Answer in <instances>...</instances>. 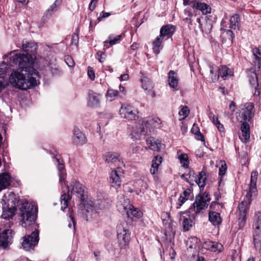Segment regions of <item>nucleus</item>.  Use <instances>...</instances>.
I'll return each mask as SVG.
<instances>
[{"instance_id":"nucleus-1","label":"nucleus","mask_w":261,"mask_h":261,"mask_svg":"<svg viewBox=\"0 0 261 261\" xmlns=\"http://www.w3.org/2000/svg\"><path fill=\"white\" fill-rule=\"evenodd\" d=\"M71 186L72 187L71 193L75 195L81 201L77 215L87 221L97 217V211L98 208L102 209L108 206V203L105 199L100 200V201L98 200L97 202L95 203L91 200H87L86 187L75 179L71 181Z\"/></svg>"},{"instance_id":"nucleus-2","label":"nucleus","mask_w":261,"mask_h":261,"mask_svg":"<svg viewBox=\"0 0 261 261\" xmlns=\"http://www.w3.org/2000/svg\"><path fill=\"white\" fill-rule=\"evenodd\" d=\"M15 67H18L21 71H24L25 73L14 71L11 74L9 81L13 87L24 90L36 86L39 83L38 72L32 66L24 68Z\"/></svg>"},{"instance_id":"nucleus-3","label":"nucleus","mask_w":261,"mask_h":261,"mask_svg":"<svg viewBox=\"0 0 261 261\" xmlns=\"http://www.w3.org/2000/svg\"><path fill=\"white\" fill-rule=\"evenodd\" d=\"M21 46L22 50L25 51L26 54H15L14 51L10 52L8 55L10 58V65L11 66L19 67L21 68L32 66L36 58L37 43L34 41H29L24 39L22 41Z\"/></svg>"},{"instance_id":"nucleus-4","label":"nucleus","mask_w":261,"mask_h":261,"mask_svg":"<svg viewBox=\"0 0 261 261\" xmlns=\"http://www.w3.org/2000/svg\"><path fill=\"white\" fill-rule=\"evenodd\" d=\"M254 60L252 61V67L248 70L249 82L254 96H258L260 91L257 74L260 71L261 65V48H254L252 49Z\"/></svg>"},{"instance_id":"nucleus-5","label":"nucleus","mask_w":261,"mask_h":261,"mask_svg":"<svg viewBox=\"0 0 261 261\" xmlns=\"http://www.w3.org/2000/svg\"><path fill=\"white\" fill-rule=\"evenodd\" d=\"M19 210L20 223L22 227L26 228L35 223L38 210L36 205L24 201L21 203Z\"/></svg>"},{"instance_id":"nucleus-6","label":"nucleus","mask_w":261,"mask_h":261,"mask_svg":"<svg viewBox=\"0 0 261 261\" xmlns=\"http://www.w3.org/2000/svg\"><path fill=\"white\" fill-rule=\"evenodd\" d=\"M211 200L208 193L204 192L203 195L199 194L196 197L195 200L193 204V207L190 208V211L194 212V214L192 215L193 218L200 213V212L205 209L207 206V202Z\"/></svg>"},{"instance_id":"nucleus-7","label":"nucleus","mask_w":261,"mask_h":261,"mask_svg":"<svg viewBox=\"0 0 261 261\" xmlns=\"http://www.w3.org/2000/svg\"><path fill=\"white\" fill-rule=\"evenodd\" d=\"M126 226V222H123L117 226L118 243L121 249L126 248L130 241V233Z\"/></svg>"},{"instance_id":"nucleus-8","label":"nucleus","mask_w":261,"mask_h":261,"mask_svg":"<svg viewBox=\"0 0 261 261\" xmlns=\"http://www.w3.org/2000/svg\"><path fill=\"white\" fill-rule=\"evenodd\" d=\"M251 201L252 200L249 199L243 198L239 205V215L238 218V225L240 229H242L246 224V215Z\"/></svg>"},{"instance_id":"nucleus-9","label":"nucleus","mask_w":261,"mask_h":261,"mask_svg":"<svg viewBox=\"0 0 261 261\" xmlns=\"http://www.w3.org/2000/svg\"><path fill=\"white\" fill-rule=\"evenodd\" d=\"M23 239L21 243L23 248L27 251L33 249L39 241V231L35 230L31 234L23 237Z\"/></svg>"},{"instance_id":"nucleus-10","label":"nucleus","mask_w":261,"mask_h":261,"mask_svg":"<svg viewBox=\"0 0 261 261\" xmlns=\"http://www.w3.org/2000/svg\"><path fill=\"white\" fill-rule=\"evenodd\" d=\"M257 176L258 173L256 171H253L251 173L250 184L248 190H246L243 193V198L252 200V198L256 195L257 189L256 184Z\"/></svg>"},{"instance_id":"nucleus-11","label":"nucleus","mask_w":261,"mask_h":261,"mask_svg":"<svg viewBox=\"0 0 261 261\" xmlns=\"http://www.w3.org/2000/svg\"><path fill=\"white\" fill-rule=\"evenodd\" d=\"M121 117L129 120H136L138 118V111L130 105H123L119 110Z\"/></svg>"},{"instance_id":"nucleus-12","label":"nucleus","mask_w":261,"mask_h":261,"mask_svg":"<svg viewBox=\"0 0 261 261\" xmlns=\"http://www.w3.org/2000/svg\"><path fill=\"white\" fill-rule=\"evenodd\" d=\"M122 176V170L121 168L118 167L116 170H113L110 176V182L111 186L115 189L119 188L121 184Z\"/></svg>"},{"instance_id":"nucleus-13","label":"nucleus","mask_w":261,"mask_h":261,"mask_svg":"<svg viewBox=\"0 0 261 261\" xmlns=\"http://www.w3.org/2000/svg\"><path fill=\"white\" fill-rule=\"evenodd\" d=\"M124 212H126L128 217L140 218L142 215V213L137 208H135L133 205L129 203L128 199H124V203L122 204Z\"/></svg>"},{"instance_id":"nucleus-14","label":"nucleus","mask_w":261,"mask_h":261,"mask_svg":"<svg viewBox=\"0 0 261 261\" xmlns=\"http://www.w3.org/2000/svg\"><path fill=\"white\" fill-rule=\"evenodd\" d=\"M254 106L252 103H246L242 109L239 116L245 121H249L254 116Z\"/></svg>"},{"instance_id":"nucleus-15","label":"nucleus","mask_w":261,"mask_h":261,"mask_svg":"<svg viewBox=\"0 0 261 261\" xmlns=\"http://www.w3.org/2000/svg\"><path fill=\"white\" fill-rule=\"evenodd\" d=\"M105 162L109 166H120L123 163L121 162L120 155L116 152H107L103 156Z\"/></svg>"},{"instance_id":"nucleus-16","label":"nucleus","mask_w":261,"mask_h":261,"mask_svg":"<svg viewBox=\"0 0 261 261\" xmlns=\"http://www.w3.org/2000/svg\"><path fill=\"white\" fill-rule=\"evenodd\" d=\"M72 141L73 144L76 146H82L87 142L85 135L77 127H74Z\"/></svg>"},{"instance_id":"nucleus-17","label":"nucleus","mask_w":261,"mask_h":261,"mask_svg":"<svg viewBox=\"0 0 261 261\" xmlns=\"http://www.w3.org/2000/svg\"><path fill=\"white\" fill-rule=\"evenodd\" d=\"M12 232V229H6L0 233V247L6 248L11 243Z\"/></svg>"},{"instance_id":"nucleus-18","label":"nucleus","mask_w":261,"mask_h":261,"mask_svg":"<svg viewBox=\"0 0 261 261\" xmlns=\"http://www.w3.org/2000/svg\"><path fill=\"white\" fill-rule=\"evenodd\" d=\"M175 31L174 26L170 24L163 25L160 29V36L165 40L172 38Z\"/></svg>"},{"instance_id":"nucleus-19","label":"nucleus","mask_w":261,"mask_h":261,"mask_svg":"<svg viewBox=\"0 0 261 261\" xmlns=\"http://www.w3.org/2000/svg\"><path fill=\"white\" fill-rule=\"evenodd\" d=\"M100 95L93 91L89 92L88 105L91 107H97L99 106Z\"/></svg>"},{"instance_id":"nucleus-20","label":"nucleus","mask_w":261,"mask_h":261,"mask_svg":"<svg viewBox=\"0 0 261 261\" xmlns=\"http://www.w3.org/2000/svg\"><path fill=\"white\" fill-rule=\"evenodd\" d=\"M56 163H57V168L59 171V181L63 185L65 184V180L66 177V173L65 170L64 164L63 163V160H60L59 159H56Z\"/></svg>"},{"instance_id":"nucleus-21","label":"nucleus","mask_w":261,"mask_h":261,"mask_svg":"<svg viewBox=\"0 0 261 261\" xmlns=\"http://www.w3.org/2000/svg\"><path fill=\"white\" fill-rule=\"evenodd\" d=\"M191 4H192L193 8L200 10L203 14L206 15L211 12V7L205 3L194 1L192 2Z\"/></svg>"},{"instance_id":"nucleus-22","label":"nucleus","mask_w":261,"mask_h":261,"mask_svg":"<svg viewBox=\"0 0 261 261\" xmlns=\"http://www.w3.org/2000/svg\"><path fill=\"white\" fill-rule=\"evenodd\" d=\"M149 120L146 121L143 120L141 121V123H137L135 124V126L133 127V131L135 134L139 135H144L145 133V129L147 128V125L148 124Z\"/></svg>"},{"instance_id":"nucleus-23","label":"nucleus","mask_w":261,"mask_h":261,"mask_svg":"<svg viewBox=\"0 0 261 261\" xmlns=\"http://www.w3.org/2000/svg\"><path fill=\"white\" fill-rule=\"evenodd\" d=\"M16 211V208H15V206L13 204H11V207L9 206L3 207L2 217L8 220L12 219L15 215Z\"/></svg>"},{"instance_id":"nucleus-24","label":"nucleus","mask_w":261,"mask_h":261,"mask_svg":"<svg viewBox=\"0 0 261 261\" xmlns=\"http://www.w3.org/2000/svg\"><path fill=\"white\" fill-rule=\"evenodd\" d=\"M11 176L8 173L0 174V191H2L10 186Z\"/></svg>"},{"instance_id":"nucleus-25","label":"nucleus","mask_w":261,"mask_h":261,"mask_svg":"<svg viewBox=\"0 0 261 261\" xmlns=\"http://www.w3.org/2000/svg\"><path fill=\"white\" fill-rule=\"evenodd\" d=\"M189 213H190V214L189 215V218H185L184 217H183L184 220L182 222V225L183 228L185 231H188L192 228L193 225L194 224L193 220H194L196 219V218H193L192 217V215L194 214V211L191 212L190 211L189 209ZM195 217H196V216Z\"/></svg>"},{"instance_id":"nucleus-26","label":"nucleus","mask_w":261,"mask_h":261,"mask_svg":"<svg viewBox=\"0 0 261 261\" xmlns=\"http://www.w3.org/2000/svg\"><path fill=\"white\" fill-rule=\"evenodd\" d=\"M62 3V0H56L54 3L51 5L44 13V17L49 18L55 12Z\"/></svg>"},{"instance_id":"nucleus-27","label":"nucleus","mask_w":261,"mask_h":261,"mask_svg":"<svg viewBox=\"0 0 261 261\" xmlns=\"http://www.w3.org/2000/svg\"><path fill=\"white\" fill-rule=\"evenodd\" d=\"M208 219L214 226H219L222 222L220 214L214 211H210Z\"/></svg>"},{"instance_id":"nucleus-28","label":"nucleus","mask_w":261,"mask_h":261,"mask_svg":"<svg viewBox=\"0 0 261 261\" xmlns=\"http://www.w3.org/2000/svg\"><path fill=\"white\" fill-rule=\"evenodd\" d=\"M219 77L221 76L223 80L233 75L232 71L226 66L222 65L218 68Z\"/></svg>"},{"instance_id":"nucleus-29","label":"nucleus","mask_w":261,"mask_h":261,"mask_svg":"<svg viewBox=\"0 0 261 261\" xmlns=\"http://www.w3.org/2000/svg\"><path fill=\"white\" fill-rule=\"evenodd\" d=\"M6 64L3 63L2 64L0 65V92L2 91L7 85V79L2 75L4 73L6 72Z\"/></svg>"},{"instance_id":"nucleus-30","label":"nucleus","mask_w":261,"mask_h":261,"mask_svg":"<svg viewBox=\"0 0 261 261\" xmlns=\"http://www.w3.org/2000/svg\"><path fill=\"white\" fill-rule=\"evenodd\" d=\"M168 83L173 88L176 87L178 85V78L176 73L173 70H170L168 72Z\"/></svg>"},{"instance_id":"nucleus-31","label":"nucleus","mask_w":261,"mask_h":261,"mask_svg":"<svg viewBox=\"0 0 261 261\" xmlns=\"http://www.w3.org/2000/svg\"><path fill=\"white\" fill-rule=\"evenodd\" d=\"M67 189L68 190V193H69V187L67 186ZM71 196L69 194V193H66L64 192L61 196L60 201H61V209L62 211H64L68 207V203L69 200L71 199Z\"/></svg>"},{"instance_id":"nucleus-32","label":"nucleus","mask_w":261,"mask_h":261,"mask_svg":"<svg viewBox=\"0 0 261 261\" xmlns=\"http://www.w3.org/2000/svg\"><path fill=\"white\" fill-rule=\"evenodd\" d=\"M164 40L159 36L152 42V50L155 55H158L160 52V49L163 48L162 43Z\"/></svg>"},{"instance_id":"nucleus-33","label":"nucleus","mask_w":261,"mask_h":261,"mask_svg":"<svg viewBox=\"0 0 261 261\" xmlns=\"http://www.w3.org/2000/svg\"><path fill=\"white\" fill-rule=\"evenodd\" d=\"M162 158L161 156L156 155L153 158L152 161L151 168L150 169V173L152 174H154L157 172L159 166L162 163Z\"/></svg>"},{"instance_id":"nucleus-34","label":"nucleus","mask_w":261,"mask_h":261,"mask_svg":"<svg viewBox=\"0 0 261 261\" xmlns=\"http://www.w3.org/2000/svg\"><path fill=\"white\" fill-rule=\"evenodd\" d=\"M253 239L255 249L260 250L261 249V231H253Z\"/></svg>"},{"instance_id":"nucleus-35","label":"nucleus","mask_w":261,"mask_h":261,"mask_svg":"<svg viewBox=\"0 0 261 261\" xmlns=\"http://www.w3.org/2000/svg\"><path fill=\"white\" fill-rule=\"evenodd\" d=\"M208 67L212 81L215 82L219 79L218 68L217 66L212 63L208 64Z\"/></svg>"},{"instance_id":"nucleus-36","label":"nucleus","mask_w":261,"mask_h":261,"mask_svg":"<svg viewBox=\"0 0 261 261\" xmlns=\"http://www.w3.org/2000/svg\"><path fill=\"white\" fill-rule=\"evenodd\" d=\"M205 244L207 245L208 247L207 248L208 249L213 252H216L217 251L221 252L223 248V246L221 244L217 242L208 241V242L205 243Z\"/></svg>"},{"instance_id":"nucleus-37","label":"nucleus","mask_w":261,"mask_h":261,"mask_svg":"<svg viewBox=\"0 0 261 261\" xmlns=\"http://www.w3.org/2000/svg\"><path fill=\"white\" fill-rule=\"evenodd\" d=\"M240 23V16L235 14L232 15L230 19V27L232 29H236V28L239 29Z\"/></svg>"},{"instance_id":"nucleus-38","label":"nucleus","mask_w":261,"mask_h":261,"mask_svg":"<svg viewBox=\"0 0 261 261\" xmlns=\"http://www.w3.org/2000/svg\"><path fill=\"white\" fill-rule=\"evenodd\" d=\"M241 129L242 136L245 140L250 138V126L247 122H244L241 125Z\"/></svg>"},{"instance_id":"nucleus-39","label":"nucleus","mask_w":261,"mask_h":261,"mask_svg":"<svg viewBox=\"0 0 261 261\" xmlns=\"http://www.w3.org/2000/svg\"><path fill=\"white\" fill-rule=\"evenodd\" d=\"M141 82L142 87L145 90H150L153 87L152 83L146 76L143 75L141 79Z\"/></svg>"},{"instance_id":"nucleus-40","label":"nucleus","mask_w":261,"mask_h":261,"mask_svg":"<svg viewBox=\"0 0 261 261\" xmlns=\"http://www.w3.org/2000/svg\"><path fill=\"white\" fill-rule=\"evenodd\" d=\"M254 231H261V213H257L254 217V223L253 225Z\"/></svg>"},{"instance_id":"nucleus-41","label":"nucleus","mask_w":261,"mask_h":261,"mask_svg":"<svg viewBox=\"0 0 261 261\" xmlns=\"http://www.w3.org/2000/svg\"><path fill=\"white\" fill-rule=\"evenodd\" d=\"M206 179V174L203 171H202L199 172L198 178L196 180V182L200 188H203L205 186V181Z\"/></svg>"},{"instance_id":"nucleus-42","label":"nucleus","mask_w":261,"mask_h":261,"mask_svg":"<svg viewBox=\"0 0 261 261\" xmlns=\"http://www.w3.org/2000/svg\"><path fill=\"white\" fill-rule=\"evenodd\" d=\"M181 164L185 168H189V161L187 154L182 153L178 156Z\"/></svg>"},{"instance_id":"nucleus-43","label":"nucleus","mask_w":261,"mask_h":261,"mask_svg":"<svg viewBox=\"0 0 261 261\" xmlns=\"http://www.w3.org/2000/svg\"><path fill=\"white\" fill-rule=\"evenodd\" d=\"M118 91L114 89H109L107 91V99L110 101H112L114 98L118 95Z\"/></svg>"},{"instance_id":"nucleus-44","label":"nucleus","mask_w":261,"mask_h":261,"mask_svg":"<svg viewBox=\"0 0 261 261\" xmlns=\"http://www.w3.org/2000/svg\"><path fill=\"white\" fill-rule=\"evenodd\" d=\"M121 35H118L116 37H114L113 35L109 36V44L110 45H113L117 43L120 40Z\"/></svg>"},{"instance_id":"nucleus-45","label":"nucleus","mask_w":261,"mask_h":261,"mask_svg":"<svg viewBox=\"0 0 261 261\" xmlns=\"http://www.w3.org/2000/svg\"><path fill=\"white\" fill-rule=\"evenodd\" d=\"M248 162V154L246 152H241L240 155V162L242 165H245Z\"/></svg>"},{"instance_id":"nucleus-46","label":"nucleus","mask_w":261,"mask_h":261,"mask_svg":"<svg viewBox=\"0 0 261 261\" xmlns=\"http://www.w3.org/2000/svg\"><path fill=\"white\" fill-rule=\"evenodd\" d=\"M184 14L185 16L187 17L184 18V20L187 22H188L189 20H190V18L193 16V13L191 9L189 8H188L184 10Z\"/></svg>"},{"instance_id":"nucleus-47","label":"nucleus","mask_w":261,"mask_h":261,"mask_svg":"<svg viewBox=\"0 0 261 261\" xmlns=\"http://www.w3.org/2000/svg\"><path fill=\"white\" fill-rule=\"evenodd\" d=\"M18 201L12 196H11L8 199V204L7 206H9L11 207V204H13L15 206V208H16V206H18Z\"/></svg>"},{"instance_id":"nucleus-48","label":"nucleus","mask_w":261,"mask_h":261,"mask_svg":"<svg viewBox=\"0 0 261 261\" xmlns=\"http://www.w3.org/2000/svg\"><path fill=\"white\" fill-rule=\"evenodd\" d=\"M227 169V167L226 163L224 161L222 162V164L221 167L219 168V174L221 176L224 175L225 174L226 170Z\"/></svg>"},{"instance_id":"nucleus-49","label":"nucleus","mask_w":261,"mask_h":261,"mask_svg":"<svg viewBox=\"0 0 261 261\" xmlns=\"http://www.w3.org/2000/svg\"><path fill=\"white\" fill-rule=\"evenodd\" d=\"M213 123L217 126L218 129L221 132H223L224 130V127L223 125L220 123L219 121L218 118H216V121L213 122Z\"/></svg>"},{"instance_id":"nucleus-50","label":"nucleus","mask_w":261,"mask_h":261,"mask_svg":"<svg viewBox=\"0 0 261 261\" xmlns=\"http://www.w3.org/2000/svg\"><path fill=\"white\" fill-rule=\"evenodd\" d=\"M189 112V110L187 107L185 106L183 107L179 112V115H183L186 117L188 116V113Z\"/></svg>"},{"instance_id":"nucleus-51","label":"nucleus","mask_w":261,"mask_h":261,"mask_svg":"<svg viewBox=\"0 0 261 261\" xmlns=\"http://www.w3.org/2000/svg\"><path fill=\"white\" fill-rule=\"evenodd\" d=\"M88 75L91 80L95 79V73L92 67H89L88 68Z\"/></svg>"},{"instance_id":"nucleus-52","label":"nucleus","mask_w":261,"mask_h":261,"mask_svg":"<svg viewBox=\"0 0 261 261\" xmlns=\"http://www.w3.org/2000/svg\"><path fill=\"white\" fill-rule=\"evenodd\" d=\"M97 59L100 63H102L103 62V60L106 58V54L104 53H101L100 51H98L97 53Z\"/></svg>"},{"instance_id":"nucleus-53","label":"nucleus","mask_w":261,"mask_h":261,"mask_svg":"<svg viewBox=\"0 0 261 261\" xmlns=\"http://www.w3.org/2000/svg\"><path fill=\"white\" fill-rule=\"evenodd\" d=\"M195 135V138L197 140H200L202 142H205L204 140V137L203 135L200 133V132H199L198 133L194 134Z\"/></svg>"},{"instance_id":"nucleus-54","label":"nucleus","mask_w":261,"mask_h":261,"mask_svg":"<svg viewBox=\"0 0 261 261\" xmlns=\"http://www.w3.org/2000/svg\"><path fill=\"white\" fill-rule=\"evenodd\" d=\"M110 15H111L110 13L102 12L100 13L99 17H98L97 20H98V21H100L102 18L108 17L110 16Z\"/></svg>"},{"instance_id":"nucleus-55","label":"nucleus","mask_w":261,"mask_h":261,"mask_svg":"<svg viewBox=\"0 0 261 261\" xmlns=\"http://www.w3.org/2000/svg\"><path fill=\"white\" fill-rule=\"evenodd\" d=\"M65 61L67 63V64L69 67H73L74 65V61H73L72 59L70 57H67Z\"/></svg>"},{"instance_id":"nucleus-56","label":"nucleus","mask_w":261,"mask_h":261,"mask_svg":"<svg viewBox=\"0 0 261 261\" xmlns=\"http://www.w3.org/2000/svg\"><path fill=\"white\" fill-rule=\"evenodd\" d=\"M98 0H92L89 4V9L91 11H93L96 7V4L98 2Z\"/></svg>"},{"instance_id":"nucleus-57","label":"nucleus","mask_w":261,"mask_h":261,"mask_svg":"<svg viewBox=\"0 0 261 261\" xmlns=\"http://www.w3.org/2000/svg\"><path fill=\"white\" fill-rule=\"evenodd\" d=\"M191 132H192V133H193L194 134H195L198 133L199 132H200L199 128L197 124L194 123L193 125V126L191 128Z\"/></svg>"},{"instance_id":"nucleus-58","label":"nucleus","mask_w":261,"mask_h":261,"mask_svg":"<svg viewBox=\"0 0 261 261\" xmlns=\"http://www.w3.org/2000/svg\"><path fill=\"white\" fill-rule=\"evenodd\" d=\"M187 200H188L187 197H184L182 195H181L178 198V204L179 206H181Z\"/></svg>"},{"instance_id":"nucleus-59","label":"nucleus","mask_w":261,"mask_h":261,"mask_svg":"<svg viewBox=\"0 0 261 261\" xmlns=\"http://www.w3.org/2000/svg\"><path fill=\"white\" fill-rule=\"evenodd\" d=\"M226 33L228 37H230V39H231L232 40L234 38V35L233 32L230 30H226Z\"/></svg>"},{"instance_id":"nucleus-60","label":"nucleus","mask_w":261,"mask_h":261,"mask_svg":"<svg viewBox=\"0 0 261 261\" xmlns=\"http://www.w3.org/2000/svg\"><path fill=\"white\" fill-rule=\"evenodd\" d=\"M191 193V190L189 189H187L186 190H185L181 195L184 196V197H187L188 199L190 194Z\"/></svg>"},{"instance_id":"nucleus-61","label":"nucleus","mask_w":261,"mask_h":261,"mask_svg":"<svg viewBox=\"0 0 261 261\" xmlns=\"http://www.w3.org/2000/svg\"><path fill=\"white\" fill-rule=\"evenodd\" d=\"M157 145H156V140H155L153 141V144L151 145V146H149V148L151 150L158 151Z\"/></svg>"},{"instance_id":"nucleus-62","label":"nucleus","mask_w":261,"mask_h":261,"mask_svg":"<svg viewBox=\"0 0 261 261\" xmlns=\"http://www.w3.org/2000/svg\"><path fill=\"white\" fill-rule=\"evenodd\" d=\"M156 145H158V151H160L162 148L164 147V144L161 143L159 140H156Z\"/></svg>"},{"instance_id":"nucleus-63","label":"nucleus","mask_w":261,"mask_h":261,"mask_svg":"<svg viewBox=\"0 0 261 261\" xmlns=\"http://www.w3.org/2000/svg\"><path fill=\"white\" fill-rule=\"evenodd\" d=\"M229 109L231 112H234L236 109V104L233 101H231L229 106Z\"/></svg>"},{"instance_id":"nucleus-64","label":"nucleus","mask_w":261,"mask_h":261,"mask_svg":"<svg viewBox=\"0 0 261 261\" xmlns=\"http://www.w3.org/2000/svg\"><path fill=\"white\" fill-rule=\"evenodd\" d=\"M129 77L128 74H124L121 75L119 79L120 81H127Z\"/></svg>"}]
</instances>
